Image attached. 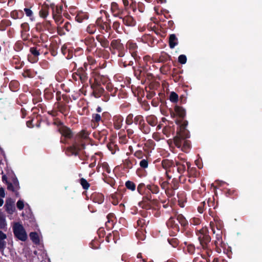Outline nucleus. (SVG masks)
<instances>
[{
	"label": "nucleus",
	"instance_id": "obj_1",
	"mask_svg": "<svg viewBox=\"0 0 262 262\" xmlns=\"http://www.w3.org/2000/svg\"><path fill=\"white\" fill-rule=\"evenodd\" d=\"M174 111L179 118L175 121L178 125L177 135L173 138L174 144L178 148H181L185 152H188L191 148V142L187 140L190 137L188 130L186 129L188 121L185 120V110L182 106L176 105Z\"/></svg>",
	"mask_w": 262,
	"mask_h": 262
},
{
	"label": "nucleus",
	"instance_id": "obj_2",
	"mask_svg": "<svg viewBox=\"0 0 262 262\" xmlns=\"http://www.w3.org/2000/svg\"><path fill=\"white\" fill-rule=\"evenodd\" d=\"M89 133L85 130H82L78 133L74 137V141L72 145L65 149V153L68 156L79 155V151L85 148L84 140L89 138Z\"/></svg>",
	"mask_w": 262,
	"mask_h": 262
},
{
	"label": "nucleus",
	"instance_id": "obj_3",
	"mask_svg": "<svg viewBox=\"0 0 262 262\" xmlns=\"http://www.w3.org/2000/svg\"><path fill=\"white\" fill-rule=\"evenodd\" d=\"M109 50L112 54L115 55L116 51L118 52V56L122 57L125 56L126 50L120 39H113L111 43Z\"/></svg>",
	"mask_w": 262,
	"mask_h": 262
},
{
	"label": "nucleus",
	"instance_id": "obj_4",
	"mask_svg": "<svg viewBox=\"0 0 262 262\" xmlns=\"http://www.w3.org/2000/svg\"><path fill=\"white\" fill-rule=\"evenodd\" d=\"M34 244L38 246V250L34 251V255L37 257L38 261H42L46 258L47 254L44 250V247L42 243H40V238L38 234L34 231Z\"/></svg>",
	"mask_w": 262,
	"mask_h": 262
},
{
	"label": "nucleus",
	"instance_id": "obj_5",
	"mask_svg": "<svg viewBox=\"0 0 262 262\" xmlns=\"http://www.w3.org/2000/svg\"><path fill=\"white\" fill-rule=\"evenodd\" d=\"M196 234L203 248H207L208 244L211 241V237L208 234V229L206 228H202L199 230L196 231Z\"/></svg>",
	"mask_w": 262,
	"mask_h": 262
},
{
	"label": "nucleus",
	"instance_id": "obj_6",
	"mask_svg": "<svg viewBox=\"0 0 262 262\" xmlns=\"http://www.w3.org/2000/svg\"><path fill=\"white\" fill-rule=\"evenodd\" d=\"M14 235L19 240L25 241L27 238L26 232L22 225L19 223H15L13 226Z\"/></svg>",
	"mask_w": 262,
	"mask_h": 262
},
{
	"label": "nucleus",
	"instance_id": "obj_7",
	"mask_svg": "<svg viewBox=\"0 0 262 262\" xmlns=\"http://www.w3.org/2000/svg\"><path fill=\"white\" fill-rule=\"evenodd\" d=\"M126 48L129 50L132 56L136 61H138L140 58L137 54L138 46L136 42L133 40H128L126 45Z\"/></svg>",
	"mask_w": 262,
	"mask_h": 262
},
{
	"label": "nucleus",
	"instance_id": "obj_8",
	"mask_svg": "<svg viewBox=\"0 0 262 262\" xmlns=\"http://www.w3.org/2000/svg\"><path fill=\"white\" fill-rule=\"evenodd\" d=\"M111 11L114 17L119 18L123 15L125 10L124 8H120L116 2H112L111 4Z\"/></svg>",
	"mask_w": 262,
	"mask_h": 262
},
{
	"label": "nucleus",
	"instance_id": "obj_9",
	"mask_svg": "<svg viewBox=\"0 0 262 262\" xmlns=\"http://www.w3.org/2000/svg\"><path fill=\"white\" fill-rule=\"evenodd\" d=\"M58 132L61 135L62 137L71 139L74 136V134L72 130L67 126H62L58 129Z\"/></svg>",
	"mask_w": 262,
	"mask_h": 262
},
{
	"label": "nucleus",
	"instance_id": "obj_10",
	"mask_svg": "<svg viewBox=\"0 0 262 262\" xmlns=\"http://www.w3.org/2000/svg\"><path fill=\"white\" fill-rule=\"evenodd\" d=\"M119 18L122 20L123 24L126 26L133 27L136 24L135 19L130 15L127 14L125 16L122 15Z\"/></svg>",
	"mask_w": 262,
	"mask_h": 262
},
{
	"label": "nucleus",
	"instance_id": "obj_11",
	"mask_svg": "<svg viewBox=\"0 0 262 262\" xmlns=\"http://www.w3.org/2000/svg\"><path fill=\"white\" fill-rule=\"evenodd\" d=\"M96 25L99 27L101 30H104L106 32L111 30V27L109 23L103 21L102 17H99L96 21Z\"/></svg>",
	"mask_w": 262,
	"mask_h": 262
},
{
	"label": "nucleus",
	"instance_id": "obj_12",
	"mask_svg": "<svg viewBox=\"0 0 262 262\" xmlns=\"http://www.w3.org/2000/svg\"><path fill=\"white\" fill-rule=\"evenodd\" d=\"M91 88L93 89V94L96 98H99L104 94V89L100 85L94 83L91 85Z\"/></svg>",
	"mask_w": 262,
	"mask_h": 262
},
{
	"label": "nucleus",
	"instance_id": "obj_13",
	"mask_svg": "<svg viewBox=\"0 0 262 262\" xmlns=\"http://www.w3.org/2000/svg\"><path fill=\"white\" fill-rule=\"evenodd\" d=\"M124 118L120 114L116 115L113 117V126L115 129H120L122 126Z\"/></svg>",
	"mask_w": 262,
	"mask_h": 262
},
{
	"label": "nucleus",
	"instance_id": "obj_14",
	"mask_svg": "<svg viewBox=\"0 0 262 262\" xmlns=\"http://www.w3.org/2000/svg\"><path fill=\"white\" fill-rule=\"evenodd\" d=\"M84 43L87 46L86 50L91 52L97 46V43L93 37H87L84 39Z\"/></svg>",
	"mask_w": 262,
	"mask_h": 262
},
{
	"label": "nucleus",
	"instance_id": "obj_15",
	"mask_svg": "<svg viewBox=\"0 0 262 262\" xmlns=\"http://www.w3.org/2000/svg\"><path fill=\"white\" fill-rule=\"evenodd\" d=\"M76 76L78 77L82 83L85 82L88 79L86 72L85 71V69L83 70L82 68H79L77 69V71L73 74V77L77 78Z\"/></svg>",
	"mask_w": 262,
	"mask_h": 262
},
{
	"label": "nucleus",
	"instance_id": "obj_16",
	"mask_svg": "<svg viewBox=\"0 0 262 262\" xmlns=\"http://www.w3.org/2000/svg\"><path fill=\"white\" fill-rule=\"evenodd\" d=\"M175 217L180 224L182 227V231H183L186 230L188 226V222L184 216L182 214L177 213L175 214Z\"/></svg>",
	"mask_w": 262,
	"mask_h": 262
},
{
	"label": "nucleus",
	"instance_id": "obj_17",
	"mask_svg": "<svg viewBox=\"0 0 262 262\" xmlns=\"http://www.w3.org/2000/svg\"><path fill=\"white\" fill-rule=\"evenodd\" d=\"M106 217L107 221L105 223V226L108 230H110L114 227V225L116 222V219L113 213H108Z\"/></svg>",
	"mask_w": 262,
	"mask_h": 262
},
{
	"label": "nucleus",
	"instance_id": "obj_18",
	"mask_svg": "<svg viewBox=\"0 0 262 262\" xmlns=\"http://www.w3.org/2000/svg\"><path fill=\"white\" fill-rule=\"evenodd\" d=\"M174 219H176L175 216H171L167 221L166 225L168 228H171L174 231L178 232L180 231V227L179 225L176 223Z\"/></svg>",
	"mask_w": 262,
	"mask_h": 262
},
{
	"label": "nucleus",
	"instance_id": "obj_19",
	"mask_svg": "<svg viewBox=\"0 0 262 262\" xmlns=\"http://www.w3.org/2000/svg\"><path fill=\"white\" fill-rule=\"evenodd\" d=\"M94 84L101 85V84H106L109 81L108 78L107 76L98 74L95 77Z\"/></svg>",
	"mask_w": 262,
	"mask_h": 262
},
{
	"label": "nucleus",
	"instance_id": "obj_20",
	"mask_svg": "<svg viewBox=\"0 0 262 262\" xmlns=\"http://www.w3.org/2000/svg\"><path fill=\"white\" fill-rule=\"evenodd\" d=\"M6 210L9 214H12L15 210L14 201L11 198H8L5 205Z\"/></svg>",
	"mask_w": 262,
	"mask_h": 262
},
{
	"label": "nucleus",
	"instance_id": "obj_21",
	"mask_svg": "<svg viewBox=\"0 0 262 262\" xmlns=\"http://www.w3.org/2000/svg\"><path fill=\"white\" fill-rule=\"evenodd\" d=\"M55 106L58 112H60L65 116H66L69 112L68 106L64 103H61L59 102H56L55 103Z\"/></svg>",
	"mask_w": 262,
	"mask_h": 262
},
{
	"label": "nucleus",
	"instance_id": "obj_22",
	"mask_svg": "<svg viewBox=\"0 0 262 262\" xmlns=\"http://www.w3.org/2000/svg\"><path fill=\"white\" fill-rule=\"evenodd\" d=\"M149 223V221L145 218H140L139 219L137 222V226L139 228V230H141V231H146V228Z\"/></svg>",
	"mask_w": 262,
	"mask_h": 262
},
{
	"label": "nucleus",
	"instance_id": "obj_23",
	"mask_svg": "<svg viewBox=\"0 0 262 262\" xmlns=\"http://www.w3.org/2000/svg\"><path fill=\"white\" fill-rule=\"evenodd\" d=\"M146 122L149 126L155 127L158 125V118L154 115H149L145 117Z\"/></svg>",
	"mask_w": 262,
	"mask_h": 262
},
{
	"label": "nucleus",
	"instance_id": "obj_24",
	"mask_svg": "<svg viewBox=\"0 0 262 262\" xmlns=\"http://www.w3.org/2000/svg\"><path fill=\"white\" fill-rule=\"evenodd\" d=\"M38 86L37 82L34 84V104H35L34 101L38 102L41 101V98L40 97L41 95V91L42 90L41 89L36 88Z\"/></svg>",
	"mask_w": 262,
	"mask_h": 262
},
{
	"label": "nucleus",
	"instance_id": "obj_25",
	"mask_svg": "<svg viewBox=\"0 0 262 262\" xmlns=\"http://www.w3.org/2000/svg\"><path fill=\"white\" fill-rule=\"evenodd\" d=\"M96 39L100 43L102 47L108 49L110 47L109 41L104 36L100 35H97Z\"/></svg>",
	"mask_w": 262,
	"mask_h": 262
},
{
	"label": "nucleus",
	"instance_id": "obj_26",
	"mask_svg": "<svg viewBox=\"0 0 262 262\" xmlns=\"http://www.w3.org/2000/svg\"><path fill=\"white\" fill-rule=\"evenodd\" d=\"M215 240L214 241V244L216 248H218L219 246L222 247L223 242L222 240V230L217 231V233L215 235Z\"/></svg>",
	"mask_w": 262,
	"mask_h": 262
},
{
	"label": "nucleus",
	"instance_id": "obj_27",
	"mask_svg": "<svg viewBox=\"0 0 262 262\" xmlns=\"http://www.w3.org/2000/svg\"><path fill=\"white\" fill-rule=\"evenodd\" d=\"M138 128L145 135L148 134L151 132V128L150 126L147 123H146L145 121L142 123V124L138 126Z\"/></svg>",
	"mask_w": 262,
	"mask_h": 262
},
{
	"label": "nucleus",
	"instance_id": "obj_28",
	"mask_svg": "<svg viewBox=\"0 0 262 262\" xmlns=\"http://www.w3.org/2000/svg\"><path fill=\"white\" fill-rule=\"evenodd\" d=\"M92 199L94 202L99 204H102L104 201V195L101 193H95L92 195Z\"/></svg>",
	"mask_w": 262,
	"mask_h": 262
},
{
	"label": "nucleus",
	"instance_id": "obj_29",
	"mask_svg": "<svg viewBox=\"0 0 262 262\" xmlns=\"http://www.w3.org/2000/svg\"><path fill=\"white\" fill-rule=\"evenodd\" d=\"M92 122L95 127H97L100 122H103L102 116L98 114H93Z\"/></svg>",
	"mask_w": 262,
	"mask_h": 262
},
{
	"label": "nucleus",
	"instance_id": "obj_30",
	"mask_svg": "<svg viewBox=\"0 0 262 262\" xmlns=\"http://www.w3.org/2000/svg\"><path fill=\"white\" fill-rule=\"evenodd\" d=\"M161 164L162 167L165 170L175 167L174 162L171 160L164 159L162 161Z\"/></svg>",
	"mask_w": 262,
	"mask_h": 262
},
{
	"label": "nucleus",
	"instance_id": "obj_31",
	"mask_svg": "<svg viewBox=\"0 0 262 262\" xmlns=\"http://www.w3.org/2000/svg\"><path fill=\"white\" fill-rule=\"evenodd\" d=\"M178 45V38L174 34H170L169 37V46L170 48L173 49Z\"/></svg>",
	"mask_w": 262,
	"mask_h": 262
},
{
	"label": "nucleus",
	"instance_id": "obj_32",
	"mask_svg": "<svg viewBox=\"0 0 262 262\" xmlns=\"http://www.w3.org/2000/svg\"><path fill=\"white\" fill-rule=\"evenodd\" d=\"M182 176H180L179 179L173 178L169 183V187L172 188L173 190H177L178 189L179 187V181L181 178Z\"/></svg>",
	"mask_w": 262,
	"mask_h": 262
},
{
	"label": "nucleus",
	"instance_id": "obj_33",
	"mask_svg": "<svg viewBox=\"0 0 262 262\" xmlns=\"http://www.w3.org/2000/svg\"><path fill=\"white\" fill-rule=\"evenodd\" d=\"M106 89L107 90L108 92L110 93V95L112 96H115L116 95V93L118 91V89L116 88H114L113 84L108 82L105 86Z\"/></svg>",
	"mask_w": 262,
	"mask_h": 262
},
{
	"label": "nucleus",
	"instance_id": "obj_34",
	"mask_svg": "<svg viewBox=\"0 0 262 262\" xmlns=\"http://www.w3.org/2000/svg\"><path fill=\"white\" fill-rule=\"evenodd\" d=\"M136 164V160L135 159H127L125 160L123 162L124 167L127 169L132 168L133 165Z\"/></svg>",
	"mask_w": 262,
	"mask_h": 262
},
{
	"label": "nucleus",
	"instance_id": "obj_35",
	"mask_svg": "<svg viewBox=\"0 0 262 262\" xmlns=\"http://www.w3.org/2000/svg\"><path fill=\"white\" fill-rule=\"evenodd\" d=\"M6 238V234L0 231V251H3L6 247V242L5 240Z\"/></svg>",
	"mask_w": 262,
	"mask_h": 262
},
{
	"label": "nucleus",
	"instance_id": "obj_36",
	"mask_svg": "<svg viewBox=\"0 0 262 262\" xmlns=\"http://www.w3.org/2000/svg\"><path fill=\"white\" fill-rule=\"evenodd\" d=\"M214 223L215 225L217 231L222 230L223 228L224 224L223 221L219 218V216H215L214 217Z\"/></svg>",
	"mask_w": 262,
	"mask_h": 262
},
{
	"label": "nucleus",
	"instance_id": "obj_37",
	"mask_svg": "<svg viewBox=\"0 0 262 262\" xmlns=\"http://www.w3.org/2000/svg\"><path fill=\"white\" fill-rule=\"evenodd\" d=\"M146 188L152 194H157L160 190L159 186L154 184L147 185Z\"/></svg>",
	"mask_w": 262,
	"mask_h": 262
},
{
	"label": "nucleus",
	"instance_id": "obj_38",
	"mask_svg": "<svg viewBox=\"0 0 262 262\" xmlns=\"http://www.w3.org/2000/svg\"><path fill=\"white\" fill-rule=\"evenodd\" d=\"M170 59V56L165 52H162L159 56L158 61L159 62H165Z\"/></svg>",
	"mask_w": 262,
	"mask_h": 262
},
{
	"label": "nucleus",
	"instance_id": "obj_39",
	"mask_svg": "<svg viewBox=\"0 0 262 262\" xmlns=\"http://www.w3.org/2000/svg\"><path fill=\"white\" fill-rule=\"evenodd\" d=\"M144 121V117L141 115L136 116L134 119V123L135 125H138V126L140 125Z\"/></svg>",
	"mask_w": 262,
	"mask_h": 262
},
{
	"label": "nucleus",
	"instance_id": "obj_40",
	"mask_svg": "<svg viewBox=\"0 0 262 262\" xmlns=\"http://www.w3.org/2000/svg\"><path fill=\"white\" fill-rule=\"evenodd\" d=\"M146 185L143 183H140L137 186V191L141 195H143L146 193Z\"/></svg>",
	"mask_w": 262,
	"mask_h": 262
},
{
	"label": "nucleus",
	"instance_id": "obj_41",
	"mask_svg": "<svg viewBox=\"0 0 262 262\" xmlns=\"http://www.w3.org/2000/svg\"><path fill=\"white\" fill-rule=\"evenodd\" d=\"M187 172L189 178H196L198 177L199 174V171H198L197 169L195 167H192V168L190 169Z\"/></svg>",
	"mask_w": 262,
	"mask_h": 262
},
{
	"label": "nucleus",
	"instance_id": "obj_42",
	"mask_svg": "<svg viewBox=\"0 0 262 262\" xmlns=\"http://www.w3.org/2000/svg\"><path fill=\"white\" fill-rule=\"evenodd\" d=\"M63 9V6L62 5H57L56 7L52 10V16L61 14Z\"/></svg>",
	"mask_w": 262,
	"mask_h": 262
},
{
	"label": "nucleus",
	"instance_id": "obj_43",
	"mask_svg": "<svg viewBox=\"0 0 262 262\" xmlns=\"http://www.w3.org/2000/svg\"><path fill=\"white\" fill-rule=\"evenodd\" d=\"M6 226L5 216L3 212L0 211V229H3Z\"/></svg>",
	"mask_w": 262,
	"mask_h": 262
},
{
	"label": "nucleus",
	"instance_id": "obj_44",
	"mask_svg": "<svg viewBox=\"0 0 262 262\" xmlns=\"http://www.w3.org/2000/svg\"><path fill=\"white\" fill-rule=\"evenodd\" d=\"M173 131V128L170 126H166L164 127H163L162 129V133L167 137H169L171 133Z\"/></svg>",
	"mask_w": 262,
	"mask_h": 262
},
{
	"label": "nucleus",
	"instance_id": "obj_45",
	"mask_svg": "<svg viewBox=\"0 0 262 262\" xmlns=\"http://www.w3.org/2000/svg\"><path fill=\"white\" fill-rule=\"evenodd\" d=\"M169 180H167L166 181H163V179L161 178L159 180V184L163 189H165V190L168 188H169Z\"/></svg>",
	"mask_w": 262,
	"mask_h": 262
},
{
	"label": "nucleus",
	"instance_id": "obj_46",
	"mask_svg": "<svg viewBox=\"0 0 262 262\" xmlns=\"http://www.w3.org/2000/svg\"><path fill=\"white\" fill-rule=\"evenodd\" d=\"M125 187L127 189L133 191L136 190V184L132 181H127L125 183Z\"/></svg>",
	"mask_w": 262,
	"mask_h": 262
},
{
	"label": "nucleus",
	"instance_id": "obj_47",
	"mask_svg": "<svg viewBox=\"0 0 262 262\" xmlns=\"http://www.w3.org/2000/svg\"><path fill=\"white\" fill-rule=\"evenodd\" d=\"M167 241L169 244L174 248H176L179 244V240L175 237L168 238Z\"/></svg>",
	"mask_w": 262,
	"mask_h": 262
},
{
	"label": "nucleus",
	"instance_id": "obj_48",
	"mask_svg": "<svg viewBox=\"0 0 262 262\" xmlns=\"http://www.w3.org/2000/svg\"><path fill=\"white\" fill-rule=\"evenodd\" d=\"M41 89L44 91V97L45 98L48 100H50L53 97V94L49 91V90L45 89L42 87Z\"/></svg>",
	"mask_w": 262,
	"mask_h": 262
},
{
	"label": "nucleus",
	"instance_id": "obj_49",
	"mask_svg": "<svg viewBox=\"0 0 262 262\" xmlns=\"http://www.w3.org/2000/svg\"><path fill=\"white\" fill-rule=\"evenodd\" d=\"M79 183L84 190H88L90 186V184L84 178H81L79 180Z\"/></svg>",
	"mask_w": 262,
	"mask_h": 262
},
{
	"label": "nucleus",
	"instance_id": "obj_50",
	"mask_svg": "<svg viewBox=\"0 0 262 262\" xmlns=\"http://www.w3.org/2000/svg\"><path fill=\"white\" fill-rule=\"evenodd\" d=\"M152 201V196L150 193H147L146 195L144 196L142 198V201L140 202L139 204H143V203H146L151 202Z\"/></svg>",
	"mask_w": 262,
	"mask_h": 262
},
{
	"label": "nucleus",
	"instance_id": "obj_51",
	"mask_svg": "<svg viewBox=\"0 0 262 262\" xmlns=\"http://www.w3.org/2000/svg\"><path fill=\"white\" fill-rule=\"evenodd\" d=\"M179 99V96L178 95L174 92H172L170 93L169 95V100L172 102H177Z\"/></svg>",
	"mask_w": 262,
	"mask_h": 262
},
{
	"label": "nucleus",
	"instance_id": "obj_52",
	"mask_svg": "<svg viewBox=\"0 0 262 262\" xmlns=\"http://www.w3.org/2000/svg\"><path fill=\"white\" fill-rule=\"evenodd\" d=\"M38 47H39V45H37L36 47H34V63L37 61V59H36V57L40 54V49H38Z\"/></svg>",
	"mask_w": 262,
	"mask_h": 262
},
{
	"label": "nucleus",
	"instance_id": "obj_53",
	"mask_svg": "<svg viewBox=\"0 0 262 262\" xmlns=\"http://www.w3.org/2000/svg\"><path fill=\"white\" fill-rule=\"evenodd\" d=\"M121 24L118 21H115L113 23L112 27L114 30H115L117 33H121V29L120 28Z\"/></svg>",
	"mask_w": 262,
	"mask_h": 262
},
{
	"label": "nucleus",
	"instance_id": "obj_54",
	"mask_svg": "<svg viewBox=\"0 0 262 262\" xmlns=\"http://www.w3.org/2000/svg\"><path fill=\"white\" fill-rule=\"evenodd\" d=\"M134 115L132 113L129 114L126 119H125V123L127 125H132L134 123Z\"/></svg>",
	"mask_w": 262,
	"mask_h": 262
},
{
	"label": "nucleus",
	"instance_id": "obj_55",
	"mask_svg": "<svg viewBox=\"0 0 262 262\" xmlns=\"http://www.w3.org/2000/svg\"><path fill=\"white\" fill-rule=\"evenodd\" d=\"M53 18L54 19L55 23L57 25H60L62 23L63 21V17L61 15V14L55 15L54 16H53Z\"/></svg>",
	"mask_w": 262,
	"mask_h": 262
},
{
	"label": "nucleus",
	"instance_id": "obj_56",
	"mask_svg": "<svg viewBox=\"0 0 262 262\" xmlns=\"http://www.w3.org/2000/svg\"><path fill=\"white\" fill-rule=\"evenodd\" d=\"M174 167H172V168H168L166 170V172H165V175H166V178L168 180H170L172 177V173L174 172Z\"/></svg>",
	"mask_w": 262,
	"mask_h": 262
},
{
	"label": "nucleus",
	"instance_id": "obj_57",
	"mask_svg": "<svg viewBox=\"0 0 262 262\" xmlns=\"http://www.w3.org/2000/svg\"><path fill=\"white\" fill-rule=\"evenodd\" d=\"M201 220L198 217H193L190 220V225H199L201 224Z\"/></svg>",
	"mask_w": 262,
	"mask_h": 262
},
{
	"label": "nucleus",
	"instance_id": "obj_58",
	"mask_svg": "<svg viewBox=\"0 0 262 262\" xmlns=\"http://www.w3.org/2000/svg\"><path fill=\"white\" fill-rule=\"evenodd\" d=\"M39 16L42 18H46L49 14V12L47 9H41L39 12Z\"/></svg>",
	"mask_w": 262,
	"mask_h": 262
},
{
	"label": "nucleus",
	"instance_id": "obj_59",
	"mask_svg": "<svg viewBox=\"0 0 262 262\" xmlns=\"http://www.w3.org/2000/svg\"><path fill=\"white\" fill-rule=\"evenodd\" d=\"M134 155L138 159H141L143 158V157L145 156V154L142 150H138L135 151Z\"/></svg>",
	"mask_w": 262,
	"mask_h": 262
},
{
	"label": "nucleus",
	"instance_id": "obj_60",
	"mask_svg": "<svg viewBox=\"0 0 262 262\" xmlns=\"http://www.w3.org/2000/svg\"><path fill=\"white\" fill-rule=\"evenodd\" d=\"M140 167L142 168H146L148 166V161L147 159H142L139 163Z\"/></svg>",
	"mask_w": 262,
	"mask_h": 262
},
{
	"label": "nucleus",
	"instance_id": "obj_61",
	"mask_svg": "<svg viewBox=\"0 0 262 262\" xmlns=\"http://www.w3.org/2000/svg\"><path fill=\"white\" fill-rule=\"evenodd\" d=\"M174 190L171 188H168L165 190V193L168 198H171L174 195Z\"/></svg>",
	"mask_w": 262,
	"mask_h": 262
},
{
	"label": "nucleus",
	"instance_id": "obj_62",
	"mask_svg": "<svg viewBox=\"0 0 262 262\" xmlns=\"http://www.w3.org/2000/svg\"><path fill=\"white\" fill-rule=\"evenodd\" d=\"M172 76L175 82H181L183 80L182 76L177 73H173Z\"/></svg>",
	"mask_w": 262,
	"mask_h": 262
},
{
	"label": "nucleus",
	"instance_id": "obj_63",
	"mask_svg": "<svg viewBox=\"0 0 262 262\" xmlns=\"http://www.w3.org/2000/svg\"><path fill=\"white\" fill-rule=\"evenodd\" d=\"M186 171V166L184 164L179 165L177 167V171L180 174H183Z\"/></svg>",
	"mask_w": 262,
	"mask_h": 262
},
{
	"label": "nucleus",
	"instance_id": "obj_64",
	"mask_svg": "<svg viewBox=\"0 0 262 262\" xmlns=\"http://www.w3.org/2000/svg\"><path fill=\"white\" fill-rule=\"evenodd\" d=\"M187 61V57L185 55H180L178 57V62L181 64H185Z\"/></svg>",
	"mask_w": 262,
	"mask_h": 262
}]
</instances>
